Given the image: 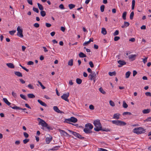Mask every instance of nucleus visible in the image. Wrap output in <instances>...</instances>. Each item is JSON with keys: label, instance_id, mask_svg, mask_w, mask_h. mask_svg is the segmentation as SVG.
Wrapping results in <instances>:
<instances>
[{"label": "nucleus", "instance_id": "5", "mask_svg": "<svg viewBox=\"0 0 151 151\" xmlns=\"http://www.w3.org/2000/svg\"><path fill=\"white\" fill-rule=\"evenodd\" d=\"M68 131L74 136L78 138L81 139H84V137H82L80 134L76 132H74L70 130H68Z\"/></svg>", "mask_w": 151, "mask_h": 151}, {"label": "nucleus", "instance_id": "2", "mask_svg": "<svg viewBox=\"0 0 151 151\" xmlns=\"http://www.w3.org/2000/svg\"><path fill=\"white\" fill-rule=\"evenodd\" d=\"M133 132L134 133L139 134L145 133V129L141 127H137L134 129Z\"/></svg>", "mask_w": 151, "mask_h": 151}, {"label": "nucleus", "instance_id": "30", "mask_svg": "<svg viewBox=\"0 0 151 151\" xmlns=\"http://www.w3.org/2000/svg\"><path fill=\"white\" fill-rule=\"evenodd\" d=\"M73 59L70 60L68 62V65L70 66L73 65Z\"/></svg>", "mask_w": 151, "mask_h": 151}, {"label": "nucleus", "instance_id": "44", "mask_svg": "<svg viewBox=\"0 0 151 151\" xmlns=\"http://www.w3.org/2000/svg\"><path fill=\"white\" fill-rule=\"evenodd\" d=\"M16 32V31L15 30H12L9 31V33L10 35H14V33Z\"/></svg>", "mask_w": 151, "mask_h": 151}, {"label": "nucleus", "instance_id": "38", "mask_svg": "<svg viewBox=\"0 0 151 151\" xmlns=\"http://www.w3.org/2000/svg\"><path fill=\"white\" fill-rule=\"evenodd\" d=\"M127 15V12H124L123 14H122V18L124 20H125L126 19V16Z\"/></svg>", "mask_w": 151, "mask_h": 151}, {"label": "nucleus", "instance_id": "56", "mask_svg": "<svg viewBox=\"0 0 151 151\" xmlns=\"http://www.w3.org/2000/svg\"><path fill=\"white\" fill-rule=\"evenodd\" d=\"M33 26L36 28H38L39 27V24L38 23H35L34 24Z\"/></svg>", "mask_w": 151, "mask_h": 151}, {"label": "nucleus", "instance_id": "61", "mask_svg": "<svg viewBox=\"0 0 151 151\" xmlns=\"http://www.w3.org/2000/svg\"><path fill=\"white\" fill-rule=\"evenodd\" d=\"M45 25L47 27H50L51 26V24L47 23H46Z\"/></svg>", "mask_w": 151, "mask_h": 151}, {"label": "nucleus", "instance_id": "43", "mask_svg": "<svg viewBox=\"0 0 151 151\" xmlns=\"http://www.w3.org/2000/svg\"><path fill=\"white\" fill-rule=\"evenodd\" d=\"M12 96L15 98H16L17 97V94L14 91H12Z\"/></svg>", "mask_w": 151, "mask_h": 151}, {"label": "nucleus", "instance_id": "23", "mask_svg": "<svg viewBox=\"0 0 151 151\" xmlns=\"http://www.w3.org/2000/svg\"><path fill=\"white\" fill-rule=\"evenodd\" d=\"M150 109H145L142 110V112L144 114H148L150 111Z\"/></svg>", "mask_w": 151, "mask_h": 151}, {"label": "nucleus", "instance_id": "4", "mask_svg": "<svg viewBox=\"0 0 151 151\" xmlns=\"http://www.w3.org/2000/svg\"><path fill=\"white\" fill-rule=\"evenodd\" d=\"M111 122L113 124L118 126H125L126 124L125 122L120 120H112Z\"/></svg>", "mask_w": 151, "mask_h": 151}, {"label": "nucleus", "instance_id": "46", "mask_svg": "<svg viewBox=\"0 0 151 151\" xmlns=\"http://www.w3.org/2000/svg\"><path fill=\"white\" fill-rule=\"evenodd\" d=\"M151 121V117H148L146 119L144 120V122H150Z\"/></svg>", "mask_w": 151, "mask_h": 151}, {"label": "nucleus", "instance_id": "33", "mask_svg": "<svg viewBox=\"0 0 151 151\" xmlns=\"http://www.w3.org/2000/svg\"><path fill=\"white\" fill-rule=\"evenodd\" d=\"M131 73L130 71H128L126 73V76L125 77L126 78H128L129 76H130V74Z\"/></svg>", "mask_w": 151, "mask_h": 151}, {"label": "nucleus", "instance_id": "20", "mask_svg": "<svg viewBox=\"0 0 151 151\" xmlns=\"http://www.w3.org/2000/svg\"><path fill=\"white\" fill-rule=\"evenodd\" d=\"M71 122L75 123L76 122L78 121L77 119L74 117H71Z\"/></svg>", "mask_w": 151, "mask_h": 151}, {"label": "nucleus", "instance_id": "59", "mask_svg": "<svg viewBox=\"0 0 151 151\" xmlns=\"http://www.w3.org/2000/svg\"><path fill=\"white\" fill-rule=\"evenodd\" d=\"M90 43V41H88L87 42H84L83 43V46H86V45H87L88 44H89V43Z\"/></svg>", "mask_w": 151, "mask_h": 151}, {"label": "nucleus", "instance_id": "3", "mask_svg": "<svg viewBox=\"0 0 151 151\" xmlns=\"http://www.w3.org/2000/svg\"><path fill=\"white\" fill-rule=\"evenodd\" d=\"M93 124L96 127L94 128V130L96 131V130H95V129H100V127H102V125L100 123V120L99 119H96L93 121Z\"/></svg>", "mask_w": 151, "mask_h": 151}, {"label": "nucleus", "instance_id": "14", "mask_svg": "<svg viewBox=\"0 0 151 151\" xmlns=\"http://www.w3.org/2000/svg\"><path fill=\"white\" fill-rule=\"evenodd\" d=\"M85 127L86 128L89 127L90 130L93 127L91 123H89L86 124L85 125Z\"/></svg>", "mask_w": 151, "mask_h": 151}, {"label": "nucleus", "instance_id": "55", "mask_svg": "<svg viewBox=\"0 0 151 151\" xmlns=\"http://www.w3.org/2000/svg\"><path fill=\"white\" fill-rule=\"evenodd\" d=\"M28 87L30 89H34V87L31 84H29L28 86Z\"/></svg>", "mask_w": 151, "mask_h": 151}, {"label": "nucleus", "instance_id": "32", "mask_svg": "<svg viewBox=\"0 0 151 151\" xmlns=\"http://www.w3.org/2000/svg\"><path fill=\"white\" fill-rule=\"evenodd\" d=\"M40 15L42 17H45L46 15L45 12L43 10L41 11L40 12Z\"/></svg>", "mask_w": 151, "mask_h": 151}, {"label": "nucleus", "instance_id": "64", "mask_svg": "<svg viewBox=\"0 0 151 151\" xmlns=\"http://www.w3.org/2000/svg\"><path fill=\"white\" fill-rule=\"evenodd\" d=\"M124 24L126 27L128 26L129 24V23L128 22H124Z\"/></svg>", "mask_w": 151, "mask_h": 151}, {"label": "nucleus", "instance_id": "57", "mask_svg": "<svg viewBox=\"0 0 151 151\" xmlns=\"http://www.w3.org/2000/svg\"><path fill=\"white\" fill-rule=\"evenodd\" d=\"M120 38L118 36H116L114 38V40L115 41H117L119 40L120 39Z\"/></svg>", "mask_w": 151, "mask_h": 151}, {"label": "nucleus", "instance_id": "13", "mask_svg": "<svg viewBox=\"0 0 151 151\" xmlns=\"http://www.w3.org/2000/svg\"><path fill=\"white\" fill-rule=\"evenodd\" d=\"M54 110L57 113H62L63 112L60 111L57 106H54L53 107Z\"/></svg>", "mask_w": 151, "mask_h": 151}, {"label": "nucleus", "instance_id": "39", "mask_svg": "<svg viewBox=\"0 0 151 151\" xmlns=\"http://www.w3.org/2000/svg\"><path fill=\"white\" fill-rule=\"evenodd\" d=\"M105 6L104 5H102L100 7V10L101 12H103L104 11Z\"/></svg>", "mask_w": 151, "mask_h": 151}, {"label": "nucleus", "instance_id": "53", "mask_svg": "<svg viewBox=\"0 0 151 151\" xmlns=\"http://www.w3.org/2000/svg\"><path fill=\"white\" fill-rule=\"evenodd\" d=\"M119 32L118 30H116L115 32L114 33L113 35L114 36L117 35L119 34Z\"/></svg>", "mask_w": 151, "mask_h": 151}, {"label": "nucleus", "instance_id": "31", "mask_svg": "<svg viewBox=\"0 0 151 151\" xmlns=\"http://www.w3.org/2000/svg\"><path fill=\"white\" fill-rule=\"evenodd\" d=\"M76 82L77 84H80L81 83L82 80L80 78H77L76 79Z\"/></svg>", "mask_w": 151, "mask_h": 151}, {"label": "nucleus", "instance_id": "50", "mask_svg": "<svg viewBox=\"0 0 151 151\" xmlns=\"http://www.w3.org/2000/svg\"><path fill=\"white\" fill-rule=\"evenodd\" d=\"M59 7L60 9H65V7H64L63 4H60L59 5Z\"/></svg>", "mask_w": 151, "mask_h": 151}, {"label": "nucleus", "instance_id": "11", "mask_svg": "<svg viewBox=\"0 0 151 151\" xmlns=\"http://www.w3.org/2000/svg\"><path fill=\"white\" fill-rule=\"evenodd\" d=\"M118 63L119 64L118 65V67H121L122 66L126 64V62L124 61L121 60H119L118 61Z\"/></svg>", "mask_w": 151, "mask_h": 151}, {"label": "nucleus", "instance_id": "37", "mask_svg": "<svg viewBox=\"0 0 151 151\" xmlns=\"http://www.w3.org/2000/svg\"><path fill=\"white\" fill-rule=\"evenodd\" d=\"M100 91L103 94H105L106 92L104 91L102 87H100L99 89Z\"/></svg>", "mask_w": 151, "mask_h": 151}, {"label": "nucleus", "instance_id": "18", "mask_svg": "<svg viewBox=\"0 0 151 151\" xmlns=\"http://www.w3.org/2000/svg\"><path fill=\"white\" fill-rule=\"evenodd\" d=\"M38 102L42 106L46 107L47 106L46 104L44 102H42L41 100L38 99L37 100Z\"/></svg>", "mask_w": 151, "mask_h": 151}, {"label": "nucleus", "instance_id": "21", "mask_svg": "<svg viewBox=\"0 0 151 151\" xmlns=\"http://www.w3.org/2000/svg\"><path fill=\"white\" fill-rule=\"evenodd\" d=\"M84 132L86 134H89L92 132V131H90V129L87 128H85L83 129Z\"/></svg>", "mask_w": 151, "mask_h": 151}, {"label": "nucleus", "instance_id": "27", "mask_svg": "<svg viewBox=\"0 0 151 151\" xmlns=\"http://www.w3.org/2000/svg\"><path fill=\"white\" fill-rule=\"evenodd\" d=\"M37 4L40 10L42 11L44 9L43 7L41 4H40L39 3H38Z\"/></svg>", "mask_w": 151, "mask_h": 151}, {"label": "nucleus", "instance_id": "28", "mask_svg": "<svg viewBox=\"0 0 151 151\" xmlns=\"http://www.w3.org/2000/svg\"><path fill=\"white\" fill-rule=\"evenodd\" d=\"M28 97L29 98H33L35 97V95L32 93H29L27 94Z\"/></svg>", "mask_w": 151, "mask_h": 151}, {"label": "nucleus", "instance_id": "41", "mask_svg": "<svg viewBox=\"0 0 151 151\" xmlns=\"http://www.w3.org/2000/svg\"><path fill=\"white\" fill-rule=\"evenodd\" d=\"M58 130L61 134H62L63 135H65V131H64L63 130L60 129H59Z\"/></svg>", "mask_w": 151, "mask_h": 151}, {"label": "nucleus", "instance_id": "35", "mask_svg": "<svg viewBox=\"0 0 151 151\" xmlns=\"http://www.w3.org/2000/svg\"><path fill=\"white\" fill-rule=\"evenodd\" d=\"M123 107L126 108H127L128 106V105L126 104L125 101H123Z\"/></svg>", "mask_w": 151, "mask_h": 151}, {"label": "nucleus", "instance_id": "63", "mask_svg": "<svg viewBox=\"0 0 151 151\" xmlns=\"http://www.w3.org/2000/svg\"><path fill=\"white\" fill-rule=\"evenodd\" d=\"M28 3L31 5H32V0H27Z\"/></svg>", "mask_w": 151, "mask_h": 151}, {"label": "nucleus", "instance_id": "25", "mask_svg": "<svg viewBox=\"0 0 151 151\" xmlns=\"http://www.w3.org/2000/svg\"><path fill=\"white\" fill-rule=\"evenodd\" d=\"M79 56L80 58L86 57V55L82 52H80L79 54Z\"/></svg>", "mask_w": 151, "mask_h": 151}, {"label": "nucleus", "instance_id": "6", "mask_svg": "<svg viewBox=\"0 0 151 151\" xmlns=\"http://www.w3.org/2000/svg\"><path fill=\"white\" fill-rule=\"evenodd\" d=\"M17 35L20 37H23V30L20 27L18 26L17 28Z\"/></svg>", "mask_w": 151, "mask_h": 151}, {"label": "nucleus", "instance_id": "12", "mask_svg": "<svg viewBox=\"0 0 151 151\" xmlns=\"http://www.w3.org/2000/svg\"><path fill=\"white\" fill-rule=\"evenodd\" d=\"M49 136V137H47L45 139V142L47 144H49L52 139V136L50 135Z\"/></svg>", "mask_w": 151, "mask_h": 151}, {"label": "nucleus", "instance_id": "42", "mask_svg": "<svg viewBox=\"0 0 151 151\" xmlns=\"http://www.w3.org/2000/svg\"><path fill=\"white\" fill-rule=\"evenodd\" d=\"M33 10L37 13H38L39 12V10L37 8L33 7Z\"/></svg>", "mask_w": 151, "mask_h": 151}, {"label": "nucleus", "instance_id": "62", "mask_svg": "<svg viewBox=\"0 0 151 151\" xmlns=\"http://www.w3.org/2000/svg\"><path fill=\"white\" fill-rule=\"evenodd\" d=\"M89 108L91 110H93L94 109V106L92 105H91L89 106Z\"/></svg>", "mask_w": 151, "mask_h": 151}, {"label": "nucleus", "instance_id": "9", "mask_svg": "<svg viewBox=\"0 0 151 151\" xmlns=\"http://www.w3.org/2000/svg\"><path fill=\"white\" fill-rule=\"evenodd\" d=\"M12 106H10V107H11L13 109H19V110H22L23 111H25L27 110V109L26 108H21L20 107L17 106H16L15 105H14V104H12Z\"/></svg>", "mask_w": 151, "mask_h": 151}, {"label": "nucleus", "instance_id": "22", "mask_svg": "<svg viewBox=\"0 0 151 151\" xmlns=\"http://www.w3.org/2000/svg\"><path fill=\"white\" fill-rule=\"evenodd\" d=\"M71 117L70 118L65 119V121H64V122L65 123H67L68 124H71L72 123L68 122H71Z\"/></svg>", "mask_w": 151, "mask_h": 151}, {"label": "nucleus", "instance_id": "7", "mask_svg": "<svg viewBox=\"0 0 151 151\" xmlns=\"http://www.w3.org/2000/svg\"><path fill=\"white\" fill-rule=\"evenodd\" d=\"M69 96V93L68 92L66 93L63 94V95L61 96V98L65 100V101L69 102V99H68V98Z\"/></svg>", "mask_w": 151, "mask_h": 151}, {"label": "nucleus", "instance_id": "49", "mask_svg": "<svg viewBox=\"0 0 151 151\" xmlns=\"http://www.w3.org/2000/svg\"><path fill=\"white\" fill-rule=\"evenodd\" d=\"M145 94V95L147 96H151V93L150 92H146Z\"/></svg>", "mask_w": 151, "mask_h": 151}, {"label": "nucleus", "instance_id": "19", "mask_svg": "<svg viewBox=\"0 0 151 151\" xmlns=\"http://www.w3.org/2000/svg\"><path fill=\"white\" fill-rule=\"evenodd\" d=\"M15 74L18 77H22V73L19 71H15L14 72Z\"/></svg>", "mask_w": 151, "mask_h": 151}, {"label": "nucleus", "instance_id": "17", "mask_svg": "<svg viewBox=\"0 0 151 151\" xmlns=\"http://www.w3.org/2000/svg\"><path fill=\"white\" fill-rule=\"evenodd\" d=\"M6 65L8 66L9 68H14V64L12 63H7L6 64Z\"/></svg>", "mask_w": 151, "mask_h": 151}, {"label": "nucleus", "instance_id": "45", "mask_svg": "<svg viewBox=\"0 0 151 151\" xmlns=\"http://www.w3.org/2000/svg\"><path fill=\"white\" fill-rule=\"evenodd\" d=\"M29 139H26L23 140V142L24 144H26L28 142H29Z\"/></svg>", "mask_w": 151, "mask_h": 151}, {"label": "nucleus", "instance_id": "58", "mask_svg": "<svg viewBox=\"0 0 151 151\" xmlns=\"http://www.w3.org/2000/svg\"><path fill=\"white\" fill-rule=\"evenodd\" d=\"M34 62L32 61H29L27 63V65H33Z\"/></svg>", "mask_w": 151, "mask_h": 151}, {"label": "nucleus", "instance_id": "48", "mask_svg": "<svg viewBox=\"0 0 151 151\" xmlns=\"http://www.w3.org/2000/svg\"><path fill=\"white\" fill-rule=\"evenodd\" d=\"M131 114H132L131 113L128 112H124L122 114L123 115H131Z\"/></svg>", "mask_w": 151, "mask_h": 151}, {"label": "nucleus", "instance_id": "51", "mask_svg": "<svg viewBox=\"0 0 151 151\" xmlns=\"http://www.w3.org/2000/svg\"><path fill=\"white\" fill-rule=\"evenodd\" d=\"M23 134L24 137L26 138H28L29 137L28 134L26 132H24Z\"/></svg>", "mask_w": 151, "mask_h": 151}, {"label": "nucleus", "instance_id": "54", "mask_svg": "<svg viewBox=\"0 0 151 151\" xmlns=\"http://www.w3.org/2000/svg\"><path fill=\"white\" fill-rule=\"evenodd\" d=\"M147 57H146L144 59H142L143 62L144 64H145L147 61Z\"/></svg>", "mask_w": 151, "mask_h": 151}, {"label": "nucleus", "instance_id": "15", "mask_svg": "<svg viewBox=\"0 0 151 151\" xmlns=\"http://www.w3.org/2000/svg\"><path fill=\"white\" fill-rule=\"evenodd\" d=\"M120 114L118 113H116L114 114L113 118V119H118L119 118Z\"/></svg>", "mask_w": 151, "mask_h": 151}, {"label": "nucleus", "instance_id": "10", "mask_svg": "<svg viewBox=\"0 0 151 151\" xmlns=\"http://www.w3.org/2000/svg\"><path fill=\"white\" fill-rule=\"evenodd\" d=\"M95 130H96V132H99L100 131H102L107 132L110 131V129H106V128H102V126L100 127V129H95Z\"/></svg>", "mask_w": 151, "mask_h": 151}, {"label": "nucleus", "instance_id": "8", "mask_svg": "<svg viewBox=\"0 0 151 151\" xmlns=\"http://www.w3.org/2000/svg\"><path fill=\"white\" fill-rule=\"evenodd\" d=\"M88 77L91 80H94L96 77V74L95 72H93L89 75Z\"/></svg>", "mask_w": 151, "mask_h": 151}, {"label": "nucleus", "instance_id": "16", "mask_svg": "<svg viewBox=\"0 0 151 151\" xmlns=\"http://www.w3.org/2000/svg\"><path fill=\"white\" fill-rule=\"evenodd\" d=\"M3 99L5 103L10 107L11 103L8 101L7 99L6 98H3Z\"/></svg>", "mask_w": 151, "mask_h": 151}, {"label": "nucleus", "instance_id": "24", "mask_svg": "<svg viewBox=\"0 0 151 151\" xmlns=\"http://www.w3.org/2000/svg\"><path fill=\"white\" fill-rule=\"evenodd\" d=\"M131 52H127L126 53V57H128L129 59L132 58V55H130Z\"/></svg>", "mask_w": 151, "mask_h": 151}, {"label": "nucleus", "instance_id": "52", "mask_svg": "<svg viewBox=\"0 0 151 151\" xmlns=\"http://www.w3.org/2000/svg\"><path fill=\"white\" fill-rule=\"evenodd\" d=\"M89 64L91 68H93L94 67V65L92 61H90L89 63Z\"/></svg>", "mask_w": 151, "mask_h": 151}, {"label": "nucleus", "instance_id": "40", "mask_svg": "<svg viewBox=\"0 0 151 151\" xmlns=\"http://www.w3.org/2000/svg\"><path fill=\"white\" fill-rule=\"evenodd\" d=\"M20 97L23 99L24 100H27V99H26L25 96L22 94H20Z\"/></svg>", "mask_w": 151, "mask_h": 151}, {"label": "nucleus", "instance_id": "47", "mask_svg": "<svg viewBox=\"0 0 151 151\" xmlns=\"http://www.w3.org/2000/svg\"><path fill=\"white\" fill-rule=\"evenodd\" d=\"M109 104L111 106H115V104L114 102L111 100H110L109 101Z\"/></svg>", "mask_w": 151, "mask_h": 151}, {"label": "nucleus", "instance_id": "60", "mask_svg": "<svg viewBox=\"0 0 151 151\" xmlns=\"http://www.w3.org/2000/svg\"><path fill=\"white\" fill-rule=\"evenodd\" d=\"M137 72L136 70H133V76H134L136 75H137Z\"/></svg>", "mask_w": 151, "mask_h": 151}, {"label": "nucleus", "instance_id": "36", "mask_svg": "<svg viewBox=\"0 0 151 151\" xmlns=\"http://www.w3.org/2000/svg\"><path fill=\"white\" fill-rule=\"evenodd\" d=\"M68 6L70 9H72L75 6V5L74 4H69Z\"/></svg>", "mask_w": 151, "mask_h": 151}, {"label": "nucleus", "instance_id": "1", "mask_svg": "<svg viewBox=\"0 0 151 151\" xmlns=\"http://www.w3.org/2000/svg\"><path fill=\"white\" fill-rule=\"evenodd\" d=\"M37 120L38 121H39V125H41L43 127H46L49 130L52 129V128L50 126H48L47 124L43 119L38 118L37 119Z\"/></svg>", "mask_w": 151, "mask_h": 151}, {"label": "nucleus", "instance_id": "29", "mask_svg": "<svg viewBox=\"0 0 151 151\" xmlns=\"http://www.w3.org/2000/svg\"><path fill=\"white\" fill-rule=\"evenodd\" d=\"M60 147V146H55L54 147H52V148L50 149V150H58Z\"/></svg>", "mask_w": 151, "mask_h": 151}, {"label": "nucleus", "instance_id": "34", "mask_svg": "<svg viewBox=\"0 0 151 151\" xmlns=\"http://www.w3.org/2000/svg\"><path fill=\"white\" fill-rule=\"evenodd\" d=\"M109 74L111 76H115L116 75V72L115 71H113L112 72H109Z\"/></svg>", "mask_w": 151, "mask_h": 151}, {"label": "nucleus", "instance_id": "26", "mask_svg": "<svg viewBox=\"0 0 151 151\" xmlns=\"http://www.w3.org/2000/svg\"><path fill=\"white\" fill-rule=\"evenodd\" d=\"M101 32L104 35H105L107 33V31L104 28H102L101 29Z\"/></svg>", "mask_w": 151, "mask_h": 151}]
</instances>
